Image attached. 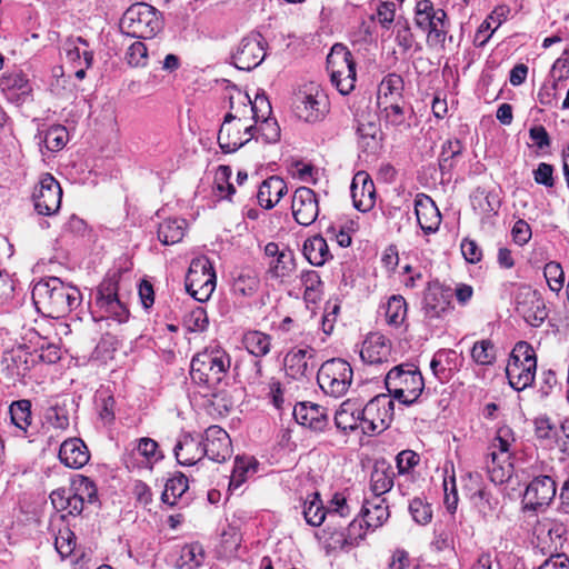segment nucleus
Listing matches in <instances>:
<instances>
[{
    "mask_svg": "<svg viewBox=\"0 0 569 569\" xmlns=\"http://www.w3.org/2000/svg\"><path fill=\"white\" fill-rule=\"evenodd\" d=\"M32 300L42 315L60 318L80 305L81 293L77 287L64 283L60 278L50 277L34 284Z\"/></svg>",
    "mask_w": 569,
    "mask_h": 569,
    "instance_id": "f257e3e1",
    "label": "nucleus"
},
{
    "mask_svg": "<svg viewBox=\"0 0 569 569\" xmlns=\"http://www.w3.org/2000/svg\"><path fill=\"white\" fill-rule=\"evenodd\" d=\"M231 366L230 356L221 348H207L191 360V380L206 390L216 389L227 378Z\"/></svg>",
    "mask_w": 569,
    "mask_h": 569,
    "instance_id": "f03ea898",
    "label": "nucleus"
},
{
    "mask_svg": "<svg viewBox=\"0 0 569 569\" xmlns=\"http://www.w3.org/2000/svg\"><path fill=\"white\" fill-rule=\"evenodd\" d=\"M250 97L241 91L230 97V112H228L218 132V143L224 153H231L247 143L242 138V127L248 119Z\"/></svg>",
    "mask_w": 569,
    "mask_h": 569,
    "instance_id": "7ed1b4c3",
    "label": "nucleus"
},
{
    "mask_svg": "<svg viewBox=\"0 0 569 569\" xmlns=\"http://www.w3.org/2000/svg\"><path fill=\"white\" fill-rule=\"evenodd\" d=\"M385 383L389 395L407 406L415 403L425 388L420 370L410 363L393 367L387 373Z\"/></svg>",
    "mask_w": 569,
    "mask_h": 569,
    "instance_id": "20e7f679",
    "label": "nucleus"
},
{
    "mask_svg": "<svg viewBox=\"0 0 569 569\" xmlns=\"http://www.w3.org/2000/svg\"><path fill=\"white\" fill-rule=\"evenodd\" d=\"M162 27L161 13L143 2L130 6L120 20L121 31L133 38L152 39Z\"/></svg>",
    "mask_w": 569,
    "mask_h": 569,
    "instance_id": "39448f33",
    "label": "nucleus"
},
{
    "mask_svg": "<svg viewBox=\"0 0 569 569\" xmlns=\"http://www.w3.org/2000/svg\"><path fill=\"white\" fill-rule=\"evenodd\" d=\"M537 357L535 349L527 341L515 345L506 367L509 385L517 391L530 387L536 377Z\"/></svg>",
    "mask_w": 569,
    "mask_h": 569,
    "instance_id": "423d86ee",
    "label": "nucleus"
},
{
    "mask_svg": "<svg viewBox=\"0 0 569 569\" xmlns=\"http://www.w3.org/2000/svg\"><path fill=\"white\" fill-rule=\"evenodd\" d=\"M317 381L327 396L340 398L348 392L353 381L352 367L345 359H329L320 366Z\"/></svg>",
    "mask_w": 569,
    "mask_h": 569,
    "instance_id": "0eeeda50",
    "label": "nucleus"
},
{
    "mask_svg": "<svg viewBox=\"0 0 569 569\" xmlns=\"http://www.w3.org/2000/svg\"><path fill=\"white\" fill-rule=\"evenodd\" d=\"M217 276L212 262L206 256L193 258L186 276V290L197 301L204 302L212 296Z\"/></svg>",
    "mask_w": 569,
    "mask_h": 569,
    "instance_id": "6e6552de",
    "label": "nucleus"
},
{
    "mask_svg": "<svg viewBox=\"0 0 569 569\" xmlns=\"http://www.w3.org/2000/svg\"><path fill=\"white\" fill-rule=\"evenodd\" d=\"M327 70L330 73L331 83L346 96L355 89L356 62L351 52L340 43L331 48L327 57Z\"/></svg>",
    "mask_w": 569,
    "mask_h": 569,
    "instance_id": "1a4fd4ad",
    "label": "nucleus"
},
{
    "mask_svg": "<svg viewBox=\"0 0 569 569\" xmlns=\"http://www.w3.org/2000/svg\"><path fill=\"white\" fill-rule=\"evenodd\" d=\"M293 107L299 119L313 123L325 118L329 103L321 87L316 82H308L296 93Z\"/></svg>",
    "mask_w": 569,
    "mask_h": 569,
    "instance_id": "9d476101",
    "label": "nucleus"
},
{
    "mask_svg": "<svg viewBox=\"0 0 569 569\" xmlns=\"http://www.w3.org/2000/svg\"><path fill=\"white\" fill-rule=\"evenodd\" d=\"M362 432L375 433L387 429L392 421L395 402L390 395H378L361 406Z\"/></svg>",
    "mask_w": 569,
    "mask_h": 569,
    "instance_id": "9b49d317",
    "label": "nucleus"
},
{
    "mask_svg": "<svg viewBox=\"0 0 569 569\" xmlns=\"http://www.w3.org/2000/svg\"><path fill=\"white\" fill-rule=\"evenodd\" d=\"M516 311L531 327H540L548 317L541 295L530 286L521 284L515 293Z\"/></svg>",
    "mask_w": 569,
    "mask_h": 569,
    "instance_id": "f8f14e48",
    "label": "nucleus"
},
{
    "mask_svg": "<svg viewBox=\"0 0 569 569\" xmlns=\"http://www.w3.org/2000/svg\"><path fill=\"white\" fill-rule=\"evenodd\" d=\"M266 58V41L260 33L243 37L232 52L231 59L236 68L250 71Z\"/></svg>",
    "mask_w": 569,
    "mask_h": 569,
    "instance_id": "ddd939ff",
    "label": "nucleus"
},
{
    "mask_svg": "<svg viewBox=\"0 0 569 569\" xmlns=\"http://www.w3.org/2000/svg\"><path fill=\"white\" fill-rule=\"evenodd\" d=\"M33 204L36 211L41 216L56 214L61 206L62 189L60 183L50 173H44L39 186L34 189Z\"/></svg>",
    "mask_w": 569,
    "mask_h": 569,
    "instance_id": "4468645a",
    "label": "nucleus"
},
{
    "mask_svg": "<svg viewBox=\"0 0 569 569\" xmlns=\"http://www.w3.org/2000/svg\"><path fill=\"white\" fill-rule=\"evenodd\" d=\"M557 491L556 480L551 475H538L528 483L525 495V509L539 510L550 505Z\"/></svg>",
    "mask_w": 569,
    "mask_h": 569,
    "instance_id": "2eb2a0df",
    "label": "nucleus"
},
{
    "mask_svg": "<svg viewBox=\"0 0 569 569\" xmlns=\"http://www.w3.org/2000/svg\"><path fill=\"white\" fill-rule=\"evenodd\" d=\"M447 13L442 9H435L430 0H419L415 8V23L429 36L443 40L446 36Z\"/></svg>",
    "mask_w": 569,
    "mask_h": 569,
    "instance_id": "dca6fc26",
    "label": "nucleus"
},
{
    "mask_svg": "<svg viewBox=\"0 0 569 569\" xmlns=\"http://www.w3.org/2000/svg\"><path fill=\"white\" fill-rule=\"evenodd\" d=\"M118 290V281L114 278L103 279L97 289L96 305L108 317L123 322L128 319V309L120 301Z\"/></svg>",
    "mask_w": 569,
    "mask_h": 569,
    "instance_id": "f3484780",
    "label": "nucleus"
},
{
    "mask_svg": "<svg viewBox=\"0 0 569 569\" xmlns=\"http://www.w3.org/2000/svg\"><path fill=\"white\" fill-rule=\"evenodd\" d=\"M204 457L214 461L223 462L232 453L231 439L226 430L219 426H210L201 436Z\"/></svg>",
    "mask_w": 569,
    "mask_h": 569,
    "instance_id": "a211bd4d",
    "label": "nucleus"
},
{
    "mask_svg": "<svg viewBox=\"0 0 569 569\" xmlns=\"http://www.w3.org/2000/svg\"><path fill=\"white\" fill-rule=\"evenodd\" d=\"M292 214L301 226H310L319 216V202L316 192L308 187L298 188L292 198Z\"/></svg>",
    "mask_w": 569,
    "mask_h": 569,
    "instance_id": "6ab92c4d",
    "label": "nucleus"
},
{
    "mask_svg": "<svg viewBox=\"0 0 569 569\" xmlns=\"http://www.w3.org/2000/svg\"><path fill=\"white\" fill-rule=\"evenodd\" d=\"M451 290L441 286H430L423 297L422 310L425 318L429 320L442 318L451 306Z\"/></svg>",
    "mask_w": 569,
    "mask_h": 569,
    "instance_id": "aec40b11",
    "label": "nucleus"
},
{
    "mask_svg": "<svg viewBox=\"0 0 569 569\" xmlns=\"http://www.w3.org/2000/svg\"><path fill=\"white\" fill-rule=\"evenodd\" d=\"M296 421L315 431H323L328 426L327 408L313 402H300L293 408Z\"/></svg>",
    "mask_w": 569,
    "mask_h": 569,
    "instance_id": "412c9836",
    "label": "nucleus"
},
{
    "mask_svg": "<svg viewBox=\"0 0 569 569\" xmlns=\"http://www.w3.org/2000/svg\"><path fill=\"white\" fill-rule=\"evenodd\" d=\"M260 288L258 272L249 267L238 268L231 272L230 289L237 298H251Z\"/></svg>",
    "mask_w": 569,
    "mask_h": 569,
    "instance_id": "4be33fe9",
    "label": "nucleus"
},
{
    "mask_svg": "<svg viewBox=\"0 0 569 569\" xmlns=\"http://www.w3.org/2000/svg\"><path fill=\"white\" fill-rule=\"evenodd\" d=\"M173 452L177 461L182 466H193L204 457L201 437L183 433L177 441Z\"/></svg>",
    "mask_w": 569,
    "mask_h": 569,
    "instance_id": "5701e85b",
    "label": "nucleus"
},
{
    "mask_svg": "<svg viewBox=\"0 0 569 569\" xmlns=\"http://www.w3.org/2000/svg\"><path fill=\"white\" fill-rule=\"evenodd\" d=\"M350 189L353 206L357 210L367 212L373 208L376 202L375 184L366 173H357Z\"/></svg>",
    "mask_w": 569,
    "mask_h": 569,
    "instance_id": "b1692460",
    "label": "nucleus"
},
{
    "mask_svg": "<svg viewBox=\"0 0 569 569\" xmlns=\"http://www.w3.org/2000/svg\"><path fill=\"white\" fill-rule=\"evenodd\" d=\"M389 355V340L378 332L368 335L360 350L362 361L369 365L382 363L383 361H387Z\"/></svg>",
    "mask_w": 569,
    "mask_h": 569,
    "instance_id": "393cba45",
    "label": "nucleus"
},
{
    "mask_svg": "<svg viewBox=\"0 0 569 569\" xmlns=\"http://www.w3.org/2000/svg\"><path fill=\"white\" fill-rule=\"evenodd\" d=\"M417 221L425 233H433L441 223V214L428 196L422 194L415 200Z\"/></svg>",
    "mask_w": 569,
    "mask_h": 569,
    "instance_id": "a878e982",
    "label": "nucleus"
},
{
    "mask_svg": "<svg viewBox=\"0 0 569 569\" xmlns=\"http://www.w3.org/2000/svg\"><path fill=\"white\" fill-rule=\"evenodd\" d=\"M59 459L69 468L80 469L88 463L90 453L80 438H70L61 443Z\"/></svg>",
    "mask_w": 569,
    "mask_h": 569,
    "instance_id": "bb28decb",
    "label": "nucleus"
},
{
    "mask_svg": "<svg viewBox=\"0 0 569 569\" xmlns=\"http://www.w3.org/2000/svg\"><path fill=\"white\" fill-rule=\"evenodd\" d=\"M361 403L353 399L345 400L335 415L336 427L349 432L358 428L362 430Z\"/></svg>",
    "mask_w": 569,
    "mask_h": 569,
    "instance_id": "cd10ccee",
    "label": "nucleus"
},
{
    "mask_svg": "<svg viewBox=\"0 0 569 569\" xmlns=\"http://www.w3.org/2000/svg\"><path fill=\"white\" fill-rule=\"evenodd\" d=\"M315 350L312 348L293 349L284 357V368L289 377L300 380L307 378L312 372L309 367L308 359L313 358Z\"/></svg>",
    "mask_w": 569,
    "mask_h": 569,
    "instance_id": "c85d7f7f",
    "label": "nucleus"
},
{
    "mask_svg": "<svg viewBox=\"0 0 569 569\" xmlns=\"http://www.w3.org/2000/svg\"><path fill=\"white\" fill-rule=\"evenodd\" d=\"M457 359L456 351L451 349H440L433 355L430 369L439 382L445 383L452 378L458 370Z\"/></svg>",
    "mask_w": 569,
    "mask_h": 569,
    "instance_id": "c756f323",
    "label": "nucleus"
},
{
    "mask_svg": "<svg viewBox=\"0 0 569 569\" xmlns=\"http://www.w3.org/2000/svg\"><path fill=\"white\" fill-rule=\"evenodd\" d=\"M288 188L284 180L278 176L266 179L257 192L258 203L264 209L273 208L287 193Z\"/></svg>",
    "mask_w": 569,
    "mask_h": 569,
    "instance_id": "7c9ffc66",
    "label": "nucleus"
},
{
    "mask_svg": "<svg viewBox=\"0 0 569 569\" xmlns=\"http://www.w3.org/2000/svg\"><path fill=\"white\" fill-rule=\"evenodd\" d=\"M362 518L367 528H379L389 518V508L386 505V499L375 496L372 499L365 500L361 508Z\"/></svg>",
    "mask_w": 569,
    "mask_h": 569,
    "instance_id": "2f4dec72",
    "label": "nucleus"
},
{
    "mask_svg": "<svg viewBox=\"0 0 569 569\" xmlns=\"http://www.w3.org/2000/svg\"><path fill=\"white\" fill-rule=\"evenodd\" d=\"M380 127L376 121H358L357 136L359 148L370 154L377 153L381 147Z\"/></svg>",
    "mask_w": 569,
    "mask_h": 569,
    "instance_id": "473e14b6",
    "label": "nucleus"
},
{
    "mask_svg": "<svg viewBox=\"0 0 569 569\" xmlns=\"http://www.w3.org/2000/svg\"><path fill=\"white\" fill-rule=\"evenodd\" d=\"M395 472L386 460L376 461L371 477L370 488L375 496L382 497L393 487Z\"/></svg>",
    "mask_w": 569,
    "mask_h": 569,
    "instance_id": "72a5a7b5",
    "label": "nucleus"
},
{
    "mask_svg": "<svg viewBox=\"0 0 569 569\" xmlns=\"http://www.w3.org/2000/svg\"><path fill=\"white\" fill-rule=\"evenodd\" d=\"M63 50L70 62L90 68L93 62V52L89 50V43L81 37H69L63 43Z\"/></svg>",
    "mask_w": 569,
    "mask_h": 569,
    "instance_id": "f704fd0d",
    "label": "nucleus"
},
{
    "mask_svg": "<svg viewBox=\"0 0 569 569\" xmlns=\"http://www.w3.org/2000/svg\"><path fill=\"white\" fill-rule=\"evenodd\" d=\"M303 256L312 266L321 267L332 259L328 243L322 236L308 238L303 243Z\"/></svg>",
    "mask_w": 569,
    "mask_h": 569,
    "instance_id": "c9c22d12",
    "label": "nucleus"
},
{
    "mask_svg": "<svg viewBox=\"0 0 569 569\" xmlns=\"http://www.w3.org/2000/svg\"><path fill=\"white\" fill-rule=\"evenodd\" d=\"M187 230V221L182 218H168L159 223L158 239L164 246L180 242Z\"/></svg>",
    "mask_w": 569,
    "mask_h": 569,
    "instance_id": "e433bc0d",
    "label": "nucleus"
},
{
    "mask_svg": "<svg viewBox=\"0 0 569 569\" xmlns=\"http://www.w3.org/2000/svg\"><path fill=\"white\" fill-rule=\"evenodd\" d=\"M50 500L56 510L67 511L70 516H79L84 508V503L70 489L52 491Z\"/></svg>",
    "mask_w": 569,
    "mask_h": 569,
    "instance_id": "4c0bfd02",
    "label": "nucleus"
},
{
    "mask_svg": "<svg viewBox=\"0 0 569 569\" xmlns=\"http://www.w3.org/2000/svg\"><path fill=\"white\" fill-rule=\"evenodd\" d=\"M296 270V259L292 250L282 248L281 254L269 262L268 274L280 281L289 278Z\"/></svg>",
    "mask_w": 569,
    "mask_h": 569,
    "instance_id": "58836bf2",
    "label": "nucleus"
},
{
    "mask_svg": "<svg viewBox=\"0 0 569 569\" xmlns=\"http://www.w3.org/2000/svg\"><path fill=\"white\" fill-rule=\"evenodd\" d=\"M271 340L269 335L258 330H250L242 338L244 348L256 358H262L270 352Z\"/></svg>",
    "mask_w": 569,
    "mask_h": 569,
    "instance_id": "ea45409f",
    "label": "nucleus"
},
{
    "mask_svg": "<svg viewBox=\"0 0 569 569\" xmlns=\"http://www.w3.org/2000/svg\"><path fill=\"white\" fill-rule=\"evenodd\" d=\"M515 441V435L510 427L502 426L498 428L496 437L492 439L489 446V451H491V460L495 462V459H499V453L501 457L506 456V458H510V449Z\"/></svg>",
    "mask_w": 569,
    "mask_h": 569,
    "instance_id": "a19ab883",
    "label": "nucleus"
},
{
    "mask_svg": "<svg viewBox=\"0 0 569 569\" xmlns=\"http://www.w3.org/2000/svg\"><path fill=\"white\" fill-rule=\"evenodd\" d=\"M403 80L398 74H388L381 81L378 91L379 103H389L390 101H402Z\"/></svg>",
    "mask_w": 569,
    "mask_h": 569,
    "instance_id": "79ce46f5",
    "label": "nucleus"
},
{
    "mask_svg": "<svg viewBox=\"0 0 569 569\" xmlns=\"http://www.w3.org/2000/svg\"><path fill=\"white\" fill-rule=\"evenodd\" d=\"M365 536L366 530L363 529L361 521L355 519L349 523L347 532H338L333 535L332 539L335 547H339L340 549L348 551L358 546Z\"/></svg>",
    "mask_w": 569,
    "mask_h": 569,
    "instance_id": "37998d69",
    "label": "nucleus"
},
{
    "mask_svg": "<svg viewBox=\"0 0 569 569\" xmlns=\"http://www.w3.org/2000/svg\"><path fill=\"white\" fill-rule=\"evenodd\" d=\"M302 513L308 525L313 527H319L322 525L326 519V515H328V511L325 508L318 492L309 495L306 498Z\"/></svg>",
    "mask_w": 569,
    "mask_h": 569,
    "instance_id": "c03bdc74",
    "label": "nucleus"
},
{
    "mask_svg": "<svg viewBox=\"0 0 569 569\" xmlns=\"http://www.w3.org/2000/svg\"><path fill=\"white\" fill-rule=\"evenodd\" d=\"M9 413L12 425L27 433L32 421L31 401L28 399L13 401L9 407Z\"/></svg>",
    "mask_w": 569,
    "mask_h": 569,
    "instance_id": "a18cd8bd",
    "label": "nucleus"
},
{
    "mask_svg": "<svg viewBox=\"0 0 569 569\" xmlns=\"http://www.w3.org/2000/svg\"><path fill=\"white\" fill-rule=\"evenodd\" d=\"M257 470V462L252 457H236L232 473L230 476L229 488H239L249 475Z\"/></svg>",
    "mask_w": 569,
    "mask_h": 569,
    "instance_id": "49530a36",
    "label": "nucleus"
},
{
    "mask_svg": "<svg viewBox=\"0 0 569 569\" xmlns=\"http://www.w3.org/2000/svg\"><path fill=\"white\" fill-rule=\"evenodd\" d=\"M509 458L506 456L501 457L499 455V459H495V462L491 460V451L488 452L485 465L487 472L489 475L490 480L496 485H501L506 482L511 475V465L508 462Z\"/></svg>",
    "mask_w": 569,
    "mask_h": 569,
    "instance_id": "de8ad7c7",
    "label": "nucleus"
},
{
    "mask_svg": "<svg viewBox=\"0 0 569 569\" xmlns=\"http://www.w3.org/2000/svg\"><path fill=\"white\" fill-rule=\"evenodd\" d=\"M407 317V302L400 295L391 296L386 306V321L388 325L399 327Z\"/></svg>",
    "mask_w": 569,
    "mask_h": 569,
    "instance_id": "09e8293b",
    "label": "nucleus"
},
{
    "mask_svg": "<svg viewBox=\"0 0 569 569\" xmlns=\"http://www.w3.org/2000/svg\"><path fill=\"white\" fill-rule=\"evenodd\" d=\"M188 490V478L183 473H179L167 480L161 499L164 503L174 506L178 498Z\"/></svg>",
    "mask_w": 569,
    "mask_h": 569,
    "instance_id": "8fccbe9b",
    "label": "nucleus"
},
{
    "mask_svg": "<svg viewBox=\"0 0 569 569\" xmlns=\"http://www.w3.org/2000/svg\"><path fill=\"white\" fill-rule=\"evenodd\" d=\"M69 133L63 126H52L40 134V143H43L49 151H59L68 142Z\"/></svg>",
    "mask_w": 569,
    "mask_h": 569,
    "instance_id": "3c124183",
    "label": "nucleus"
},
{
    "mask_svg": "<svg viewBox=\"0 0 569 569\" xmlns=\"http://www.w3.org/2000/svg\"><path fill=\"white\" fill-rule=\"evenodd\" d=\"M83 503L98 501L97 487L92 480L84 476H78L69 488Z\"/></svg>",
    "mask_w": 569,
    "mask_h": 569,
    "instance_id": "603ef678",
    "label": "nucleus"
},
{
    "mask_svg": "<svg viewBox=\"0 0 569 569\" xmlns=\"http://www.w3.org/2000/svg\"><path fill=\"white\" fill-rule=\"evenodd\" d=\"M0 88L6 91H17L19 94H28L31 91L29 80L21 71L4 73L0 78Z\"/></svg>",
    "mask_w": 569,
    "mask_h": 569,
    "instance_id": "864d4df0",
    "label": "nucleus"
},
{
    "mask_svg": "<svg viewBox=\"0 0 569 569\" xmlns=\"http://www.w3.org/2000/svg\"><path fill=\"white\" fill-rule=\"evenodd\" d=\"M471 357L477 365L491 366L496 361V348L488 339L477 341L471 349Z\"/></svg>",
    "mask_w": 569,
    "mask_h": 569,
    "instance_id": "5fc2aeb1",
    "label": "nucleus"
},
{
    "mask_svg": "<svg viewBox=\"0 0 569 569\" xmlns=\"http://www.w3.org/2000/svg\"><path fill=\"white\" fill-rule=\"evenodd\" d=\"M204 559V550L198 542L186 545L180 551V567L187 566L190 569L199 567Z\"/></svg>",
    "mask_w": 569,
    "mask_h": 569,
    "instance_id": "6e6d98bb",
    "label": "nucleus"
},
{
    "mask_svg": "<svg viewBox=\"0 0 569 569\" xmlns=\"http://www.w3.org/2000/svg\"><path fill=\"white\" fill-rule=\"evenodd\" d=\"M463 151V146L459 139L447 140L441 148L439 157V167L441 171L450 170L453 167L452 160L460 156Z\"/></svg>",
    "mask_w": 569,
    "mask_h": 569,
    "instance_id": "4d7b16f0",
    "label": "nucleus"
},
{
    "mask_svg": "<svg viewBox=\"0 0 569 569\" xmlns=\"http://www.w3.org/2000/svg\"><path fill=\"white\" fill-rule=\"evenodd\" d=\"M543 276L551 291L559 292L563 288L565 272L559 262L550 261L546 263Z\"/></svg>",
    "mask_w": 569,
    "mask_h": 569,
    "instance_id": "13d9d810",
    "label": "nucleus"
},
{
    "mask_svg": "<svg viewBox=\"0 0 569 569\" xmlns=\"http://www.w3.org/2000/svg\"><path fill=\"white\" fill-rule=\"evenodd\" d=\"M409 512L412 519L419 525H427L432 519L431 506L423 499L417 497L409 503Z\"/></svg>",
    "mask_w": 569,
    "mask_h": 569,
    "instance_id": "bf43d9fd",
    "label": "nucleus"
},
{
    "mask_svg": "<svg viewBox=\"0 0 569 569\" xmlns=\"http://www.w3.org/2000/svg\"><path fill=\"white\" fill-rule=\"evenodd\" d=\"M204 397H210V403L218 410L220 415L228 413L233 408L231 397L223 390L217 387L216 389L207 390Z\"/></svg>",
    "mask_w": 569,
    "mask_h": 569,
    "instance_id": "052dcab7",
    "label": "nucleus"
},
{
    "mask_svg": "<svg viewBox=\"0 0 569 569\" xmlns=\"http://www.w3.org/2000/svg\"><path fill=\"white\" fill-rule=\"evenodd\" d=\"M260 124L258 126L259 138L267 143H274L280 138V127L276 119L273 118H262L260 119Z\"/></svg>",
    "mask_w": 569,
    "mask_h": 569,
    "instance_id": "680f3d73",
    "label": "nucleus"
},
{
    "mask_svg": "<svg viewBox=\"0 0 569 569\" xmlns=\"http://www.w3.org/2000/svg\"><path fill=\"white\" fill-rule=\"evenodd\" d=\"M44 422L54 429L64 430L69 427L67 412L57 405L48 407L43 415Z\"/></svg>",
    "mask_w": 569,
    "mask_h": 569,
    "instance_id": "e2e57ef3",
    "label": "nucleus"
},
{
    "mask_svg": "<svg viewBox=\"0 0 569 569\" xmlns=\"http://www.w3.org/2000/svg\"><path fill=\"white\" fill-rule=\"evenodd\" d=\"M208 316L202 307H197L184 318V325L191 332L204 331L208 327Z\"/></svg>",
    "mask_w": 569,
    "mask_h": 569,
    "instance_id": "0e129e2a",
    "label": "nucleus"
},
{
    "mask_svg": "<svg viewBox=\"0 0 569 569\" xmlns=\"http://www.w3.org/2000/svg\"><path fill=\"white\" fill-rule=\"evenodd\" d=\"M400 102L401 101H390L389 103H383L385 119L387 123L393 127L402 126L406 122V112Z\"/></svg>",
    "mask_w": 569,
    "mask_h": 569,
    "instance_id": "69168bd1",
    "label": "nucleus"
},
{
    "mask_svg": "<svg viewBox=\"0 0 569 569\" xmlns=\"http://www.w3.org/2000/svg\"><path fill=\"white\" fill-rule=\"evenodd\" d=\"M127 62L132 67H144L148 61V49L141 41L133 42L126 53Z\"/></svg>",
    "mask_w": 569,
    "mask_h": 569,
    "instance_id": "338daca9",
    "label": "nucleus"
},
{
    "mask_svg": "<svg viewBox=\"0 0 569 569\" xmlns=\"http://www.w3.org/2000/svg\"><path fill=\"white\" fill-rule=\"evenodd\" d=\"M271 112V106L268 98L264 94H257L254 101L250 100V104L248 107V114L251 113V118L256 123L260 121V119L266 118Z\"/></svg>",
    "mask_w": 569,
    "mask_h": 569,
    "instance_id": "774afa93",
    "label": "nucleus"
}]
</instances>
